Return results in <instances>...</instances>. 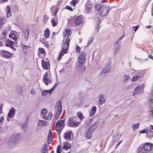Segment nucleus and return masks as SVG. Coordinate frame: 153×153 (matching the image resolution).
Here are the masks:
<instances>
[{
	"label": "nucleus",
	"instance_id": "f257e3e1",
	"mask_svg": "<svg viewBox=\"0 0 153 153\" xmlns=\"http://www.w3.org/2000/svg\"><path fill=\"white\" fill-rule=\"evenodd\" d=\"M21 139L20 134H15L12 135L8 139L7 142V147L10 148H12L18 145Z\"/></svg>",
	"mask_w": 153,
	"mask_h": 153
},
{
	"label": "nucleus",
	"instance_id": "f03ea898",
	"mask_svg": "<svg viewBox=\"0 0 153 153\" xmlns=\"http://www.w3.org/2000/svg\"><path fill=\"white\" fill-rule=\"evenodd\" d=\"M70 43V39L69 37H68L66 39V41L64 44V47L62 46V50L61 51L60 53L59 56L57 58V60H59L61 59L62 57L65 53H66V51L68 50V48L69 45Z\"/></svg>",
	"mask_w": 153,
	"mask_h": 153
},
{
	"label": "nucleus",
	"instance_id": "7ed1b4c3",
	"mask_svg": "<svg viewBox=\"0 0 153 153\" xmlns=\"http://www.w3.org/2000/svg\"><path fill=\"white\" fill-rule=\"evenodd\" d=\"M109 7L107 4H103L99 11V14L101 16H105L108 13Z\"/></svg>",
	"mask_w": 153,
	"mask_h": 153
},
{
	"label": "nucleus",
	"instance_id": "20e7f679",
	"mask_svg": "<svg viewBox=\"0 0 153 153\" xmlns=\"http://www.w3.org/2000/svg\"><path fill=\"white\" fill-rule=\"evenodd\" d=\"M65 120L58 121L55 126V129L58 134H60L65 126Z\"/></svg>",
	"mask_w": 153,
	"mask_h": 153
},
{
	"label": "nucleus",
	"instance_id": "39448f33",
	"mask_svg": "<svg viewBox=\"0 0 153 153\" xmlns=\"http://www.w3.org/2000/svg\"><path fill=\"white\" fill-rule=\"evenodd\" d=\"M68 125L71 127H76L79 126V123L78 122L75 118L70 117L67 122Z\"/></svg>",
	"mask_w": 153,
	"mask_h": 153
},
{
	"label": "nucleus",
	"instance_id": "423d86ee",
	"mask_svg": "<svg viewBox=\"0 0 153 153\" xmlns=\"http://www.w3.org/2000/svg\"><path fill=\"white\" fill-rule=\"evenodd\" d=\"M85 53L84 52H82L79 56L78 62L79 66H82L84 63L85 60Z\"/></svg>",
	"mask_w": 153,
	"mask_h": 153
},
{
	"label": "nucleus",
	"instance_id": "0eeeda50",
	"mask_svg": "<svg viewBox=\"0 0 153 153\" xmlns=\"http://www.w3.org/2000/svg\"><path fill=\"white\" fill-rule=\"evenodd\" d=\"M144 84H141L140 85L137 86L134 90V92L133 93V96H134L135 94H140L141 92H143L144 91Z\"/></svg>",
	"mask_w": 153,
	"mask_h": 153
},
{
	"label": "nucleus",
	"instance_id": "6e6552de",
	"mask_svg": "<svg viewBox=\"0 0 153 153\" xmlns=\"http://www.w3.org/2000/svg\"><path fill=\"white\" fill-rule=\"evenodd\" d=\"M94 124H95L94 123V125H93L91 126L90 129L88 131L86 132V133L85 136L88 139L91 138L92 136V132L94 131L97 128L96 126H95L94 127Z\"/></svg>",
	"mask_w": 153,
	"mask_h": 153
},
{
	"label": "nucleus",
	"instance_id": "1a4fd4ad",
	"mask_svg": "<svg viewBox=\"0 0 153 153\" xmlns=\"http://www.w3.org/2000/svg\"><path fill=\"white\" fill-rule=\"evenodd\" d=\"M56 112L55 117L56 119L57 120L59 118L62 111V105L61 102H60L59 103L58 105L56 108Z\"/></svg>",
	"mask_w": 153,
	"mask_h": 153
},
{
	"label": "nucleus",
	"instance_id": "9d476101",
	"mask_svg": "<svg viewBox=\"0 0 153 153\" xmlns=\"http://www.w3.org/2000/svg\"><path fill=\"white\" fill-rule=\"evenodd\" d=\"M48 72H46L43 75V82L46 85H48L49 84L52 83L51 80L49 79L48 78Z\"/></svg>",
	"mask_w": 153,
	"mask_h": 153
},
{
	"label": "nucleus",
	"instance_id": "9b49d317",
	"mask_svg": "<svg viewBox=\"0 0 153 153\" xmlns=\"http://www.w3.org/2000/svg\"><path fill=\"white\" fill-rule=\"evenodd\" d=\"M42 67L44 69L48 70L50 68V64L49 62L42 59Z\"/></svg>",
	"mask_w": 153,
	"mask_h": 153
},
{
	"label": "nucleus",
	"instance_id": "f8f14e48",
	"mask_svg": "<svg viewBox=\"0 0 153 153\" xmlns=\"http://www.w3.org/2000/svg\"><path fill=\"white\" fill-rule=\"evenodd\" d=\"M121 46L120 45V42H117L114 45V51L115 53H117L119 52Z\"/></svg>",
	"mask_w": 153,
	"mask_h": 153
},
{
	"label": "nucleus",
	"instance_id": "ddd939ff",
	"mask_svg": "<svg viewBox=\"0 0 153 153\" xmlns=\"http://www.w3.org/2000/svg\"><path fill=\"white\" fill-rule=\"evenodd\" d=\"M0 53L3 55V57L8 58L11 56L12 54L9 52L1 50L0 51Z\"/></svg>",
	"mask_w": 153,
	"mask_h": 153
},
{
	"label": "nucleus",
	"instance_id": "4468645a",
	"mask_svg": "<svg viewBox=\"0 0 153 153\" xmlns=\"http://www.w3.org/2000/svg\"><path fill=\"white\" fill-rule=\"evenodd\" d=\"M16 110L14 108H11L10 110L7 114V117L11 118L14 117L15 115Z\"/></svg>",
	"mask_w": 153,
	"mask_h": 153
},
{
	"label": "nucleus",
	"instance_id": "2eb2a0df",
	"mask_svg": "<svg viewBox=\"0 0 153 153\" xmlns=\"http://www.w3.org/2000/svg\"><path fill=\"white\" fill-rule=\"evenodd\" d=\"M80 16H76L75 18L74 23L77 26L80 25L83 22V20L80 18Z\"/></svg>",
	"mask_w": 153,
	"mask_h": 153
},
{
	"label": "nucleus",
	"instance_id": "dca6fc26",
	"mask_svg": "<svg viewBox=\"0 0 153 153\" xmlns=\"http://www.w3.org/2000/svg\"><path fill=\"white\" fill-rule=\"evenodd\" d=\"M72 131H66L64 134L63 137L64 139L67 140H71V135Z\"/></svg>",
	"mask_w": 153,
	"mask_h": 153
},
{
	"label": "nucleus",
	"instance_id": "f3484780",
	"mask_svg": "<svg viewBox=\"0 0 153 153\" xmlns=\"http://www.w3.org/2000/svg\"><path fill=\"white\" fill-rule=\"evenodd\" d=\"M14 42L10 41L9 39H7L6 40V42L5 45L7 47H10L12 49L14 50L13 45L14 44Z\"/></svg>",
	"mask_w": 153,
	"mask_h": 153
},
{
	"label": "nucleus",
	"instance_id": "a211bd4d",
	"mask_svg": "<svg viewBox=\"0 0 153 153\" xmlns=\"http://www.w3.org/2000/svg\"><path fill=\"white\" fill-rule=\"evenodd\" d=\"M143 148L146 151L151 150L152 149V144L147 143L143 146Z\"/></svg>",
	"mask_w": 153,
	"mask_h": 153
},
{
	"label": "nucleus",
	"instance_id": "6ab92c4d",
	"mask_svg": "<svg viewBox=\"0 0 153 153\" xmlns=\"http://www.w3.org/2000/svg\"><path fill=\"white\" fill-rule=\"evenodd\" d=\"M111 66L110 64H108V65H106L103 68V72L107 73L109 72L110 71Z\"/></svg>",
	"mask_w": 153,
	"mask_h": 153
},
{
	"label": "nucleus",
	"instance_id": "aec40b11",
	"mask_svg": "<svg viewBox=\"0 0 153 153\" xmlns=\"http://www.w3.org/2000/svg\"><path fill=\"white\" fill-rule=\"evenodd\" d=\"M71 146V144L67 142L63 143V149L65 151L69 149Z\"/></svg>",
	"mask_w": 153,
	"mask_h": 153
},
{
	"label": "nucleus",
	"instance_id": "412c9836",
	"mask_svg": "<svg viewBox=\"0 0 153 153\" xmlns=\"http://www.w3.org/2000/svg\"><path fill=\"white\" fill-rule=\"evenodd\" d=\"M99 103L100 105L103 103L105 101V99L104 98V96L103 94H100L99 96Z\"/></svg>",
	"mask_w": 153,
	"mask_h": 153
},
{
	"label": "nucleus",
	"instance_id": "4be33fe9",
	"mask_svg": "<svg viewBox=\"0 0 153 153\" xmlns=\"http://www.w3.org/2000/svg\"><path fill=\"white\" fill-rule=\"evenodd\" d=\"M39 125L41 126H46L47 125L48 122L43 120H39L38 121Z\"/></svg>",
	"mask_w": 153,
	"mask_h": 153
},
{
	"label": "nucleus",
	"instance_id": "5701e85b",
	"mask_svg": "<svg viewBox=\"0 0 153 153\" xmlns=\"http://www.w3.org/2000/svg\"><path fill=\"white\" fill-rule=\"evenodd\" d=\"M97 110V108L95 106H94L91 109L90 112L89 116L91 117H93L95 114Z\"/></svg>",
	"mask_w": 153,
	"mask_h": 153
},
{
	"label": "nucleus",
	"instance_id": "b1692460",
	"mask_svg": "<svg viewBox=\"0 0 153 153\" xmlns=\"http://www.w3.org/2000/svg\"><path fill=\"white\" fill-rule=\"evenodd\" d=\"M5 19L2 17H0V29L2 28L3 26L5 23Z\"/></svg>",
	"mask_w": 153,
	"mask_h": 153
},
{
	"label": "nucleus",
	"instance_id": "393cba45",
	"mask_svg": "<svg viewBox=\"0 0 153 153\" xmlns=\"http://www.w3.org/2000/svg\"><path fill=\"white\" fill-rule=\"evenodd\" d=\"M52 137V135L51 130H50L48 131V143H50L51 141Z\"/></svg>",
	"mask_w": 153,
	"mask_h": 153
},
{
	"label": "nucleus",
	"instance_id": "a878e982",
	"mask_svg": "<svg viewBox=\"0 0 153 153\" xmlns=\"http://www.w3.org/2000/svg\"><path fill=\"white\" fill-rule=\"evenodd\" d=\"M7 11L6 17L7 18H9L11 15V13L10 11V8L9 5H7Z\"/></svg>",
	"mask_w": 153,
	"mask_h": 153
},
{
	"label": "nucleus",
	"instance_id": "bb28decb",
	"mask_svg": "<svg viewBox=\"0 0 153 153\" xmlns=\"http://www.w3.org/2000/svg\"><path fill=\"white\" fill-rule=\"evenodd\" d=\"M85 11V13L87 14H89L92 12V10L91 7H88L87 5V4H86Z\"/></svg>",
	"mask_w": 153,
	"mask_h": 153
},
{
	"label": "nucleus",
	"instance_id": "cd10ccee",
	"mask_svg": "<svg viewBox=\"0 0 153 153\" xmlns=\"http://www.w3.org/2000/svg\"><path fill=\"white\" fill-rule=\"evenodd\" d=\"M95 21L96 23V28L98 27L97 31H98L100 27L99 26V25L100 23V22L99 19L98 18L96 17L95 19Z\"/></svg>",
	"mask_w": 153,
	"mask_h": 153
},
{
	"label": "nucleus",
	"instance_id": "c85d7f7f",
	"mask_svg": "<svg viewBox=\"0 0 153 153\" xmlns=\"http://www.w3.org/2000/svg\"><path fill=\"white\" fill-rule=\"evenodd\" d=\"M51 22L53 26H56L57 25L58 23L57 17H55L54 19H51Z\"/></svg>",
	"mask_w": 153,
	"mask_h": 153
},
{
	"label": "nucleus",
	"instance_id": "c756f323",
	"mask_svg": "<svg viewBox=\"0 0 153 153\" xmlns=\"http://www.w3.org/2000/svg\"><path fill=\"white\" fill-rule=\"evenodd\" d=\"M130 75L126 74H124L123 76V81L124 82H126L127 80L129 79L130 78Z\"/></svg>",
	"mask_w": 153,
	"mask_h": 153
},
{
	"label": "nucleus",
	"instance_id": "7c9ffc66",
	"mask_svg": "<svg viewBox=\"0 0 153 153\" xmlns=\"http://www.w3.org/2000/svg\"><path fill=\"white\" fill-rule=\"evenodd\" d=\"M47 146L46 144H44L42 148V153H48V150H46Z\"/></svg>",
	"mask_w": 153,
	"mask_h": 153
},
{
	"label": "nucleus",
	"instance_id": "2f4dec72",
	"mask_svg": "<svg viewBox=\"0 0 153 153\" xmlns=\"http://www.w3.org/2000/svg\"><path fill=\"white\" fill-rule=\"evenodd\" d=\"M44 36L46 38H48L49 36V31L48 29H45L44 32Z\"/></svg>",
	"mask_w": 153,
	"mask_h": 153
},
{
	"label": "nucleus",
	"instance_id": "473e14b6",
	"mask_svg": "<svg viewBox=\"0 0 153 153\" xmlns=\"http://www.w3.org/2000/svg\"><path fill=\"white\" fill-rule=\"evenodd\" d=\"M27 127V124L26 123H23L21 126L22 129L24 131H25Z\"/></svg>",
	"mask_w": 153,
	"mask_h": 153
},
{
	"label": "nucleus",
	"instance_id": "72a5a7b5",
	"mask_svg": "<svg viewBox=\"0 0 153 153\" xmlns=\"http://www.w3.org/2000/svg\"><path fill=\"white\" fill-rule=\"evenodd\" d=\"M106 73L105 72H103V70L102 71L101 74H100L99 75V77L101 78H103L104 77H105L106 75Z\"/></svg>",
	"mask_w": 153,
	"mask_h": 153
},
{
	"label": "nucleus",
	"instance_id": "f704fd0d",
	"mask_svg": "<svg viewBox=\"0 0 153 153\" xmlns=\"http://www.w3.org/2000/svg\"><path fill=\"white\" fill-rule=\"evenodd\" d=\"M139 126V124L137 123L132 126V128L134 130H136Z\"/></svg>",
	"mask_w": 153,
	"mask_h": 153
},
{
	"label": "nucleus",
	"instance_id": "c9c22d12",
	"mask_svg": "<svg viewBox=\"0 0 153 153\" xmlns=\"http://www.w3.org/2000/svg\"><path fill=\"white\" fill-rule=\"evenodd\" d=\"M79 1V0H73V1L71 2V4L75 6L76 4H77Z\"/></svg>",
	"mask_w": 153,
	"mask_h": 153
},
{
	"label": "nucleus",
	"instance_id": "e433bc0d",
	"mask_svg": "<svg viewBox=\"0 0 153 153\" xmlns=\"http://www.w3.org/2000/svg\"><path fill=\"white\" fill-rule=\"evenodd\" d=\"M78 116L81 120H82L83 118L82 114L80 112H79L78 113Z\"/></svg>",
	"mask_w": 153,
	"mask_h": 153
},
{
	"label": "nucleus",
	"instance_id": "4c0bfd02",
	"mask_svg": "<svg viewBox=\"0 0 153 153\" xmlns=\"http://www.w3.org/2000/svg\"><path fill=\"white\" fill-rule=\"evenodd\" d=\"M9 37L11 39H13L14 40H16L15 37H16V35L13 33H12L9 35Z\"/></svg>",
	"mask_w": 153,
	"mask_h": 153
},
{
	"label": "nucleus",
	"instance_id": "58836bf2",
	"mask_svg": "<svg viewBox=\"0 0 153 153\" xmlns=\"http://www.w3.org/2000/svg\"><path fill=\"white\" fill-rule=\"evenodd\" d=\"M59 10V9L58 8L56 7L54 9V12L53 13H52V11L51 10V12L52 13V14L53 15V14H54V15L55 16V17H57V16H56V14L57 11H58Z\"/></svg>",
	"mask_w": 153,
	"mask_h": 153
},
{
	"label": "nucleus",
	"instance_id": "ea45409f",
	"mask_svg": "<svg viewBox=\"0 0 153 153\" xmlns=\"http://www.w3.org/2000/svg\"><path fill=\"white\" fill-rule=\"evenodd\" d=\"M47 112V110L46 109H43L41 112V114L43 115L45 114Z\"/></svg>",
	"mask_w": 153,
	"mask_h": 153
},
{
	"label": "nucleus",
	"instance_id": "a19ab883",
	"mask_svg": "<svg viewBox=\"0 0 153 153\" xmlns=\"http://www.w3.org/2000/svg\"><path fill=\"white\" fill-rule=\"evenodd\" d=\"M67 36H70L71 34V30H70L66 29L65 30Z\"/></svg>",
	"mask_w": 153,
	"mask_h": 153
},
{
	"label": "nucleus",
	"instance_id": "79ce46f5",
	"mask_svg": "<svg viewBox=\"0 0 153 153\" xmlns=\"http://www.w3.org/2000/svg\"><path fill=\"white\" fill-rule=\"evenodd\" d=\"M101 5H100V4H96L95 6V9L98 10L99 11L100 9V8H101Z\"/></svg>",
	"mask_w": 153,
	"mask_h": 153
},
{
	"label": "nucleus",
	"instance_id": "37998d69",
	"mask_svg": "<svg viewBox=\"0 0 153 153\" xmlns=\"http://www.w3.org/2000/svg\"><path fill=\"white\" fill-rule=\"evenodd\" d=\"M26 30V31H27V37L26 36L25 33V35H24V37L25 39L26 40V41H27L28 39V36H29V31L28 30Z\"/></svg>",
	"mask_w": 153,
	"mask_h": 153
},
{
	"label": "nucleus",
	"instance_id": "c03bdc74",
	"mask_svg": "<svg viewBox=\"0 0 153 153\" xmlns=\"http://www.w3.org/2000/svg\"><path fill=\"white\" fill-rule=\"evenodd\" d=\"M93 40V37H91L89 39V41L88 42L87 44V46H88L90 44V43H91L92 42Z\"/></svg>",
	"mask_w": 153,
	"mask_h": 153
},
{
	"label": "nucleus",
	"instance_id": "a18cd8bd",
	"mask_svg": "<svg viewBox=\"0 0 153 153\" xmlns=\"http://www.w3.org/2000/svg\"><path fill=\"white\" fill-rule=\"evenodd\" d=\"M139 76H134L132 79V81L133 82H134L138 78Z\"/></svg>",
	"mask_w": 153,
	"mask_h": 153
},
{
	"label": "nucleus",
	"instance_id": "49530a36",
	"mask_svg": "<svg viewBox=\"0 0 153 153\" xmlns=\"http://www.w3.org/2000/svg\"><path fill=\"white\" fill-rule=\"evenodd\" d=\"M60 146H58L57 148L56 153H61Z\"/></svg>",
	"mask_w": 153,
	"mask_h": 153
},
{
	"label": "nucleus",
	"instance_id": "de8ad7c7",
	"mask_svg": "<svg viewBox=\"0 0 153 153\" xmlns=\"http://www.w3.org/2000/svg\"><path fill=\"white\" fill-rule=\"evenodd\" d=\"M148 130L146 129H144L140 131V133H146L147 132Z\"/></svg>",
	"mask_w": 153,
	"mask_h": 153
},
{
	"label": "nucleus",
	"instance_id": "09e8293b",
	"mask_svg": "<svg viewBox=\"0 0 153 153\" xmlns=\"http://www.w3.org/2000/svg\"><path fill=\"white\" fill-rule=\"evenodd\" d=\"M80 48L79 47V46H77V47H76V52H77L78 53H80Z\"/></svg>",
	"mask_w": 153,
	"mask_h": 153
},
{
	"label": "nucleus",
	"instance_id": "8fccbe9b",
	"mask_svg": "<svg viewBox=\"0 0 153 153\" xmlns=\"http://www.w3.org/2000/svg\"><path fill=\"white\" fill-rule=\"evenodd\" d=\"M48 94L47 90H45L42 93V95L44 96Z\"/></svg>",
	"mask_w": 153,
	"mask_h": 153
},
{
	"label": "nucleus",
	"instance_id": "3c124183",
	"mask_svg": "<svg viewBox=\"0 0 153 153\" xmlns=\"http://www.w3.org/2000/svg\"><path fill=\"white\" fill-rule=\"evenodd\" d=\"M65 8L66 9L68 10L71 11H72L73 10V9H72V8L71 7H70L68 6H66L65 7Z\"/></svg>",
	"mask_w": 153,
	"mask_h": 153
},
{
	"label": "nucleus",
	"instance_id": "603ef678",
	"mask_svg": "<svg viewBox=\"0 0 153 153\" xmlns=\"http://www.w3.org/2000/svg\"><path fill=\"white\" fill-rule=\"evenodd\" d=\"M139 27V25H137L133 27L132 28H133L135 32L137 30L138 28Z\"/></svg>",
	"mask_w": 153,
	"mask_h": 153
},
{
	"label": "nucleus",
	"instance_id": "864d4df0",
	"mask_svg": "<svg viewBox=\"0 0 153 153\" xmlns=\"http://www.w3.org/2000/svg\"><path fill=\"white\" fill-rule=\"evenodd\" d=\"M39 51H40V52L42 53V54L45 52V50L42 48H39Z\"/></svg>",
	"mask_w": 153,
	"mask_h": 153
},
{
	"label": "nucleus",
	"instance_id": "5fc2aeb1",
	"mask_svg": "<svg viewBox=\"0 0 153 153\" xmlns=\"http://www.w3.org/2000/svg\"><path fill=\"white\" fill-rule=\"evenodd\" d=\"M48 116L49 117H48L49 118V120H51V117L53 115V114H52V113H49L48 114Z\"/></svg>",
	"mask_w": 153,
	"mask_h": 153
},
{
	"label": "nucleus",
	"instance_id": "6e6d98bb",
	"mask_svg": "<svg viewBox=\"0 0 153 153\" xmlns=\"http://www.w3.org/2000/svg\"><path fill=\"white\" fill-rule=\"evenodd\" d=\"M54 90L51 88L50 90H47V92L48 93L50 94H51V93Z\"/></svg>",
	"mask_w": 153,
	"mask_h": 153
},
{
	"label": "nucleus",
	"instance_id": "4d7b16f0",
	"mask_svg": "<svg viewBox=\"0 0 153 153\" xmlns=\"http://www.w3.org/2000/svg\"><path fill=\"white\" fill-rule=\"evenodd\" d=\"M7 31L5 30L2 31V34L4 36H5L6 35Z\"/></svg>",
	"mask_w": 153,
	"mask_h": 153
},
{
	"label": "nucleus",
	"instance_id": "13d9d810",
	"mask_svg": "<svg viewBox=\"0 0 153 153\" xmlns=\"http://www.w3.org/2000/svg\"><path fill=\"white\" fill-rule=\"evenodd\" d=\"M35 91L33 89H32L31 91V93L32 94L34 95L35 94Z\"/></svg>",
	"mask_w": 153,
	"mask_h": 153
},
{
	"label": "nucleus",
	"instance_id": "bf43d9fd",
	"mask_svg": "<svg viewBox=\"0 0 153 153\" xmlns=\"http://www.w3.org/2000/svg\"><path fill=\"white\" fill-rule=\"evenodd\" d=\"M7 0H0V3H4L5 2L7 1Z\"/></svg>",
	"mask_w": 153,
	"mask_h": 153
},
{
	"label": "nucleus",
	"instance_id": "052dcab7",
	"mask_svg": "<svg viewBox=\"0 0 153 153\" xmlns=\"http://www.w3.org/2000/svg\"><path fill=\"white\" fill-rule=\"evenodd\" d=\"M43 118L45 120H49V118L46 116H43Z\"/></svg>",
	"mask_w": 153,
	"mask_h": 153
},
{
	"label": "nucleus",
	"instance_id": "680f3d73",
	"mask_svg": "<svg viewBox=\"0 0 153 153\" xmlns=\"http://www.w3.org/2000/svg\"><path fill=\"white\" fill-rule=\"evenodd\" d=\"M4 120L3 116L0 118V123L2 122Z\"/></svg>",
	"mask_w": 153,
	"mask_h": 153
},
{
	"label": "nucleus",
	"instance_id": "e2e57ef3",
	"mask_svg": "<svg viewBox=\"0 0 153 153\" xmlns=\"http://www.w3.org/2000/svg\"><path fill=\"white\" fill-rule=\"evenodd\" d=\"M58 83H56L55 85H54L53 87L52 88V89H53V90H54L55 88L57 86V85H58Z\"/></svg>",
	"mask_w": 153,
	"mask_h": 153
},
{
	"label": "nucleus",
	"instance_id": "0e129e2a",
	"mask_svg": "<svg viewBox=\"0 0 153 153\" xmlns=\"http://www.w3.org/2000/svg\"><path fill=\"white\" fill-rule=\"evenodd\" d=\"M123 36H121V37H120L119 39L118 40L117 42H120V43H121V40L123 39Z\"/></svg>",
	"mask_w": 153,
	"mask_h": 153
},
{
	"label": "nucleus",
	"instance_id": "69168bd1",
	"mask_svg": "<svg viewBox=\"0 0 153 153\" xmlns=\"http://www.w3.org/2000/svg\"><path fill=\"white\" fill-rule=\"evenodd\" d=\"M148 56H149V57L150 59H152L153 60V56H152V55L150 54V55H149Z\"/></svg>",
	"mask_w": 153,
	"mask_h": 153
},
{
	"label": "nucleus",
	"instance_id": "338daca9",
	"mask_svg": "<svg viewBox=\"0 0 153 153\" xmlns=\"http://www.w3.org/2000/svg\"><path fill=\"white\" fill-rule=\"evenodd\" d=\"M149 114L151 116H153V111H149Z\"/></svg>",
	"mask_w": 153,
	"mask_h": 153
},
{
	"label": "nucleus",
	"instance_id": "774afa93",
	"mask_svg": "<svg viewBox=\"0 0 153 153\" xmlns=\"http://www.w3.org/2000/svg\"><path fill=\"white\" fill-rule=\"evenodd\" d=\"M152 16L153 17V4L152 7Z\"/></svg>",
	"mask_w": 153,
	"mask_h": 153
}]
</instances>
